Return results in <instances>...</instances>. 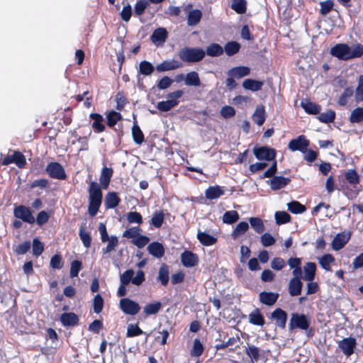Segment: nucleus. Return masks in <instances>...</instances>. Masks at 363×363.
<instances>
[{
    "instance_id": "34",
    "label": "nucleus",
    "mask_w": 363,
    "mask_h": 363,
    "mask_svg": "<svg viewBox=\"0 0 363 363\" xmlns=\"http://www.w3.org/2000/svg\"><path fill=\"white\" fill-rule=\"evenodd\" d=\"M202 17V12L199 9L191 11L187 17V24L189 26H195L199 23Z\"/></svg>"
},
{
    "instance_id": "51",
    "label": "nucleus",
    "mask_w": 363,
    "mask_h": 363,
    "mask_svg": "<svg viewBox=\"0 0 363 363\" xmlns=\"http://www.w3.org/2000/svg\"><path fill=\"white\" fill-rule=\"evenodd\" d=\"M240 45L238 43L233 41L228 43L225 46V52L228 56H232L240 50Z\"/></svg>"
},
{
    "instance_id": "53",
    "label": "nucleus",
    "mask_w": 363,
    "mask_h": 363,
    "mask_svg": "<svg viewBox=\"0 0 363 363\" xmlns=\"http://www.w3.org/2000/svg\"><path fill=\"white\" fill-rule=\"evenodd\" d=\"M108 242L106 248L103 249V252L107 254L114 250L118 245V240L116 236H111L110 239L106 241Z\"/></svg>"
},
{
    "instance_id": "44",
    "label": "nucleus",
    "mask_w": 363,
    "mask_h": 363,
    "mask_svg": "<svg viewBox=\"0 0 363 363\" xmlns=\"http://www.w3.org/2000/svg\"><path fill=\"white\" fill-rule=\"evenodd\" d=\"M231 8L238 13L242 14L247 10L246 0H233Z\"/></svg>"
},
{
    "instance_id": "40",
    "label": "nucleus",
    "mask_w": 363,
    "mask_h": 363,
    "mask_svg": "<svg viewBox=\"0 0 363 363\" xmlns=\"http://www.w3.org/2000/svg\"><path fill=\"white\" fill-rule=\"evenodd\" d=\"M354 100L357 103L363 101V75L358 77L357 86L354 91Z\"/></svg>"
},
{
    "instance_id": "54",
    "label": "nucleus",
    "mask_w": 363,
    "mask_h": 363,
    "mask_svg": "<svg viewBox=\"0 0 363 363\" xmlns=\"http://www.w3.org/2000/svg\"><path fill=\"white\" fill-rule=\"evenodd\" d=\"M290 215L285 211H277L275 213V220L277 224H284L290 220Z\"/></svg>"
},
{
    "instance_id": "62",
    "label": "nucleus",
    "mask_w": 363,
    "mask_h": 363,
    "mask_svg": "<svg viewBox=\"0 0 363 363\" xmlns=\"http://www.w3.org/2000/svg\"><path fill=\"white\" fill-rule=\"evenodd\" d=\"M247 354L255 361H257L259 357V350L257 347L254 345H249L246 348Z\"/></svg>"
},
{
    "instance_id": "55",
    "label": "nucleus",
    "mask_w": 363,
    "mask_h": 363,
    "mask_svg": "<svg viewBox=\"0 0 363 363\" xmlns=\"http://www.w3.org/2000/svg\"><path fill=\"white\" fill-rule=\"evenodd\" d=\"M127 220L130 223L140 224L143 222V217L140 213L136 211H131L127 213Z\"/></svg>"
},
{
    "instance_id": "59",
    "label": "nucleus",
    "mask_w": 363,
    "mask_h": 363,
    "mask_svg": "<svg viewBox=\"0 0 363 363\" xmlns=\"http://www.w3.org/2000/svg\"><path fill=\"white\" fill-rule=\"evenodd\" d=\"M203 352V347L202 343L199 339H195L194 340V347L191 350V354L194 357H199Z\"/></svg>"
},
{
    "instance_id": "33",
    "label": "nucleus",
    "mask_w": 363,
    "mask_h": 363,
    "mask_svg": "<svg viewBox=\"0 0 363 363\" xmlns=\"http://www.w3.org/2000/svg\"><path fill=\"white\" fill-rule=\"evenodd\" d=\"M197 238L203 245L210 246L215 244L217 239L211 235L199 231L197 234Z\"/></svg>"
},
{
    "instance_id": "49",
    "label": "nucleus",
    "mask_w": 363,
    "mask_h": 363,
    "mask_svg": "<svg viewBox=\"0 0 363 363\" xmlns=\"http://www.w3.org/2000/svg\"><path fill=\"white\" fill-rule=\"evenodd\" d=\"M354 94V91L352 87H347L340 96L338 103L340 106H345L347 104L348 99Z\"/></svg>"
},
{
    "instance_id": "9",
    "label": "nucleus",
    "mask_w": 363,
    "mask_h": 363,
    "mask_svg": "<svg viewBox=\"0 0 363 363\" xmlns=\"http://www.w3.org/2000/svg\"><path fill=\"white\" fill-rule=\"evenodd\" d=\"M46 171L52 177L57 179H65L66 174L62 166L57 162H50L46 167Z\"/></svg>"
},
{
    "instance_id": "35",
    "label": "nucleus",
    "mask_w": 363,
    "mask_h": 363,
    "mask_svg": "<svg viewBox=\"0 0 363 363\" xmlns=\"http://www.w3.org/2000/svg\"><path fill=\"white\" fill-rule=\"evenodd\" d=\"M301 106L309 114H317L320 111V107L318 105L308 101H302Z\"/></svg>"
},
{
    "instance_id": "16",
    "label": "nucleus",
    "mask_w": 363,
    "mask_h": 363,
    "mask_svg": "<svg viewBox=\"0 0 363 363\" xmlns=\"http://www.w3.org/2000/svg\"><path fill=\"white\" fill-rule=\"evenodd\" d=\"M349 234L340 233L337 234L332 242V247L334 250H340L347 244L350 240Z\"/></svg>"
},
{
    "instance_id": "10",
    "label": "nucleus",
    "mask_w": 363,
    "mask_h": 363,
    "mask_svg": "<svg viewBox=\"0 0 363 363\" xmlns=\"http://www.w3.org/2000/svg\"><path fill=\"white\" fill-rule=\"evenodd\" d=\"M309 145V141L304 135H299L297 138L292 140L289 143V148L291 151L305 152Z\"/></svg>"
},
{
    "instance_id": "18",
    "label": "nucleus",
    "mask_w": 363,
    "mask_h": 363,
    "mask_svg": "<svg viewBox=\"0 0 363 363\" xmlns=\"http://www.w3.org/2000/svg\"><path fill=\"white\" fill-rule=\"evenodd\" d=\"M148 252L156 258H161L164 255V248L163 245L158 242L150 243L147 248Z\"/></svg>"
},
{
    "instance_id": "27",
    "label": "nucleus",
    "mask_w": 363,
    "mask_h": 363,
    "mask_svg": "<svg viewBox=\"0 0 363 363\" xmlns=\"http://www.w3.org/2000/svg\"><path fill=\"white\" fill-rule=\"evenodd\" d=\"M249 322L251 324L259 326H262L265 323L264 316L257 308L249 314Z\"/></svg>"
},
{
    "instance_id": "61",
    "label": "nucleus",
    "mask_w": 363,
    "mask_h": 363,
    "mask_svg": "<svg viewBox=\"0 0 363 363\" xmlns=\"http://www.w3.org/2000/svg\"><path fill=\"white\" fill-rule=\"evenodd\" d=\"M94 311L96 313H99L104 306V299L100 294H96L94 298L93 302Z\"/></svg>"
},
{
    "instance_id": "37",
    "label": "nucleus",
    "mask_w": 363,
    "mask_h": 363,
    "mask_svg": "<svg viewBox=\"0 0 363 363\" xmlns=\"http://www.w3.org/2000/svg\"><path fill=\"white\" fill-rule=\"evenodd\" d=\"M79 235L84 246L86 248L89 247L91 243V238L90 233L85 230V224L81 225Z\"/></svg>"
},
{
    "instance_id": "48",
    "label": "nucleus",
    "mask_w": 363,
    "mask_h": 363,
    "mask_svg": "<svg viewBox=\"0 0 363 363\" xmlns=\"http://www.w3.org/2000/svg\"><path fill=\"white\" fill-rule=\"evenodd\" d=\"M335 261L332 255L326 254L319 259V264L320 266L327 271H330V264Z\"/></svg>"
},
{
    "instance_id": "31",
    "label": "nucleus",
    "mask_w": 363,
    "mask_h": 363,
    "mask_svg": "<svg viewBox=\"0 0 363 363\" xmlns=\"http://www.w3.org/2000/svg\"><path fill=\"white\" fill-rule=\"evenodd\" d=\"M120 201L116 193L108 192L105 197V206L106 208H113L118 205Z\"/></svg>"
},
{
    "instance_id": "60",
    "label": "nucleus",
    "mask_w": 363,
    "mask_h": 363,
    "mask_svg": "<svg viewBox=\"0 0 363 363\" xmlns=\"http://www.w3.org/2000/svg\"><path fill=\"white\" fill-rule=\"evenodd\" d=\"M13 155V163H15L20 168L23 167L26 164L24 155L18 151H14Z\"/></svg>"
},
{
    "instance_id": "7",
    "label": "nucleus",
    "mask_w": 363,
    "mask_h": 363,
    "mask_svg": "<svg viewBox=\"0 0 363 363\" xmlns=\"http://www.w3.org/2000/svg\"><path fill=\"white\" fill-rule=\"evenodd\" d=\"M120 308L127 315H136L140 310V305L130 298H124L120 300Z\"/></svg>"
},
{
    "instance_id": "28",
    "label": "nucleus",
    "mask_w": 363,
    "mask_h": 363,
    "mask_svg": "<svg viewBox=\"0 0 363 363\" xmlns=\"http://www.w3.org/2000/svg\"><path fill=\"white\" fill-rule=\"evenodd\" d=\"M223 194L224 190L219 186H210L205 191L208 199H216Z\"/></svg>"
},
{
    "instance_id": "32",
    "label": "nucleus",
    "mask_w": 363,
    "mask_h": 363,
    "mask_svg": "<svg viewBox=\"0 0 363 363\" xmlns=\"http://www.w3.org/2000/svg\"><path fill=\"white\" fill-rule=\"evenodd\" d=\"M252 119L254 122L258 125H262L264 123L266 119V115L265 110L263 106H257L255 111L252 116Z\"/></svg>"
},
{
    "instance_id": "20",
    "label": "nucleus",
    "mask_w": 363,
    "mask_h": 363,
    "mask_svg": "<svg viewBox=\"0 0 363 363\" xmlns=\"http://www.w3.org/2000/svg\"><path fill=\"white\" fill-rule=\"evenodd\" d=\"M279 298V294L263 291L259 294V301L267 306H272Z\"/></svg>"
},
{
    "instance_id": "12",
    "label": "nucleus",
    "mask_w": 363,
    "mask_h": 363,
    "mask_svg": "<svg viewBox=\"0 0 363 363\" xmlns=\"http://www.w3.org/2000/svg\"><path fill=\"white\" fill-rule=\"evenodd\" d=\"M338 346L345 355L350 357L354 352L356 340L352 337H346L339 342Z\"/></svg>"
},
{
    "instance_id": "41",
    "label": "nucleus",
    "mask_w": 363,
    "mask_h": 363,
    "mask_svg": "<svg viewBox=\"0 0 363 363\" xmlns=\"http://www.w3.org/2000/svg\"><path fill=\"white\" fill-rule=\"evenodd\" d=\"M161 306L162 305L160 302L155 301L154 303L147 304L143 308V312L146 315H155L159 312Z\"/></svg>"
},
{
    "instance_id": "47",
    "label": "nucleus",
    "mask_w": 363,
    "mask_h": 363,
    "mask_svg": "<svg viewBox=\"0 0 363 363\" xmlns=\"http://www.w3.org/2000/svg\"><path fill=\"white\" fill-rule=\"evenodd\" d=\"M132 135L133 140L136 144L140 145L143 143L144 135L140 127L136 123H135L132 128Z\"/></svg>"
},
{
    "instance_id": "17",
    "label": "nucleus",
    "mask_w": 363,
    "mask_h": 363,
    "mask_svg": "<svg viewBox=\"0 0 363 363\" xmlns=\"http://www.w3.org/2000/svg\"><path fill=\"white\" fill-rule=\"evenodd\" d=\"M303 283L301 279L292 278L289 283V293L291 296H296L301 294Z\"/></svg>"
},
{
    "instance_id": "22",
    "label": "nucleus",
    "mask_w": 363,
    "mask_h": 363,
    "mask_svg": "<svg viewBox=\"0 0 363 363\" xmlns=\"http://www.w3.org/2000/svg\"><path fill=\"white\" fill-rule=\"evenodd\" d=\"M154 43H164L167 38V31L164 28H159L154 30L151 35Z\"/></svg>"
},
{
    "instance_id": "39",
    "label": "nucleus",
    "mask_w": 363,
    "mask_h": 363,
    "mask_svg": "<svg viewBox=\"0 0 363 363\" xmlns=\"http://www.w3.org/2000/svg\"><path fill=\"white\" fill-rule=\"evenodd\" d=\"M249 228V225L245 221L240 222L232 233L233 239H236L239 236L244 235Z\"/></svg>"
},
{
    "instance_id": "6",
    "label": "nucleus",
    "mask_w": 363,
    "mask_h": 363,
    "mask_svg": "<svg viewBox=\"0 0 363 363\" xmlns=\"http://www.w3.org/2000/svg\"><path fill=\"white\" fill-rule=\"evenodd\" d=\"M311 325V319L306 315L303 313H293L289 323V329H300L307 330Z\"/></svg>"
},
{
    "instance_id": "63",
    "label": "nucleus",
    "mask_w": 363,
    "mask_h": 363,
    "mask_svg": "<svg viewBox=\"0 0 363 363\" xmlns=\"http://www.w3.org/2000/svg\"><path fill=\"white\" fill-rule=\"evenodd\" d=\"M150 241L148 237L145 235H139L134 240H132V243L137 246L138 248H142L145 246Z\"/></svg>"
},
{
    "instance_id": "23",
    "label": "nucleus",
    "mask_w": 363,
    "mask_h": 363,
    "mask_svg": "<svg viewBox=\"0 0 363 363\" xmlns=\"http://www.w3.org/2000/svg\"><path fill=\"white\" fill-rule=\"evenodd\" d=\"M315 270L316 266L315 263L307 262L303 267L304 274L302 279L308 281H312L315 277Z\"/></svg>"
},
{
    "instance_id": "4",
    "label": "nucleus",
    "mask_w": 363,
    "mask_h": 363,
    "mask_svg": "<svg viewBox=\"0 0 363 363\" xmlns=\"http://www.w3.org/2000/svg\"><path fill=\"white\" fill-rule=\"evenodd\" d=\"M183 94L184 91L180 89L169 93L166 96L167 100L157 103V108L162 112L170 111L179 104V99Z\"/></svg>"
},
{
    "instance_id": "46",
    "label": "nucleus",
    "mask_w": 363,
    "mask_h": 363,
    "mask_svg": "<svg viewBox=\"0 0 363 363\" xmlns=\"http://www.w3.org/2000/svg\"><path fill=\"white\" fill-rule=\"evenodd\" d=\"M252 228L257 233H262L264 230V225L262 219L257 217H251L249 219Z\"/></svg>"
},
{
    "instance_id": "26",
    "label": "nucleus",
    "mask_w": 363,
    "mask_h": 363,
    "mask_svg": "<svg viewBox=\"0 0 363 363\" xmlns=\"http://www.w3.org/2000/svg\"><path fill=\"white\" fill-rule=\"evenodd\" d=\"M60 320L65 326H74L77 324L79 319L74 313H65L61 315Z\"/></svg>"
},
{
    "instance_id": "36",
    "label": "nucleus",
    "mask_w": 363,
    "mask_h": 363,
    "mask_svg": "<svg viewBox=\"0 0 363 363\" xmlns=\"http://www.w3.org/2000/svg\"><path fill=\"white\" fill-rule=\"evenodd\" d=\"M206 53L211 57L220 56L223 53V48L218 44L213 43L206 48Z\"/></svg>"
},
{
    "instance_id": "11",
    "label": "nucleus",
    "mask_w": 363,
    "mask_h": 363,
    "mask_svg": "<svg viewBox=\"0 0 363 363\" xmlns=\"http://www.w3.org/2000/svg\"><path fill=\"white\" fill-rule=\"evenodd\" d=\"M253 152L258 160H264L267 161L274 160L276 155L275 150L267 147L255 148Z\"/></svg>"
},
{
    "instance_id": "3",
    "label": "nucleus",
    "mask_w": 363,
    "mask_h": 363,
    "mask_svg": "<svg viewBox=\"0 0 363 363\" xmlns=\"http://www.w3.org/2000/svg\"><path fill=\"white\" fill-rule=\"evenodd\" d=\"M103 194L99 185L92 182L89 186V208L88 211L91 216H94L101 204Z\"/></svg>"
},
{
    "instance_id": "56",
    "label": "nucleus",
    "mask_w": 363,
    "mask_h": 363,
    "mask_svg": "<svg viewBox=\"0 0 363 363\" xmlns=\"http://www.w3.org/2000/svg\"><path fill=\"white\" fill-rule=\"evenodd\" d=\"M121 116L119 113L112 111L107 115V123L110 127L115 125L117 122L121 119Z\"/></svg>"
},
{
    "instance_id": "29",
    "label": "nucleus",
    "mask_w": 363,
    "mask_h": 363,
    "mask_svg": "<svg viewBox=\"0 0 363 363\" xmlns=\"http://www.w3.org/2000/svg\"><path fill=\"white\" fill-rule=\"evenodd\" d=\"M201 84L199 75L196 72L191 71L186 74L185 84L186 86H199Z\"/></svg>"
},
{
    "instance_id": "14",
    "label": "nucleus",
    "mask_w": 363,
    "mask_h": 363,
    "mask_svg": "<svg viewBox=\"0 0 363 363\" xmlns=\"http://www.w3.org/2000/svg\"><path fill=\"white\" fill-rule=\"evenodd\" d=\"M272 318L275 320V323L278 327L282 329L285 328L287 320V314L284 310L281 308H277L272 313Z\"/></svg>"
},
{
    "instance_id": "21",
    "label": "nucleus",
    "mask_w": 363,
    "mask_h": 363,
    "mask_svg": "<svg viewBox=\"0 0 363 363\" xmlns=\"http://www.w3.org/2000/svg\"><path fill=\"white\" fill-rule=\"evenodd\" d=\"M112 175L113 169L111 168L104 167L101 169L99 181L104 189H108Z\"/></svg>"
},
{
    "instance_id": "5",
    "label": "nucleus",
    "mask_w": 363,
    "mask_h": 363,
    "mask_svg": "<svg viewBox=\"0 0 363 363\" xmlns=\"http://www.w3.org/2000/svg\"><path fill=\"white\" fill-rule=\"evenodd\" d=\"M205 56V51L199 48H182L179 53V58L185 62H197L201 61Z\"/></svg>"
},
{
    "instance_id": "19",
    "label": "nucleus",
    "mask_w": 363,
    "mask_h": 363,
    "mask_svg": "<svg viewBox=\"0 0 363 363\" xmlns=\"http://www.w3.org/2000/svg\"><path fill=\"white\" fill-rule=\"evenodd\" d=\"M290 179L281 176L274 177L269 182L272 189L278 190L285 187L289 182Z\"/></svg>"
},
{
    "instance_id": "45",
    "label": "nucleus",
    "mask_w": 363,
    "mask_h": 363,
    "mask_svg": "<svg viewBox=\"0 0 363 363\" xmlns=\"http://www.w3.org/2000/svg\"><path fill=\"white\" fill-rule=\"evenodd\" d=\"M350 121L352 123H359L363 121V107H357L351 112Z\"/></svg>"
},
{
    "instance_id": "8",
    "label": "nucleus",
    "mask_w": 363,
    "mask_h": 363,
    "mask_svg": "<svg viewBox=\"0 0 363 363\" xmlns=\"http://www.w3.org/2000/svg\"><path fill=\"white\" fill-rule=\"evenodd\" d=\"M13 215L16 218L22 220L23 221L33 224L35 222V218L33 216L31 211L29 208L20 205L16 206L13 210Z\"/></svg>"
},
{
    "instance_id": "38",
    "label": "nucleus",
    "mask_w": 363,
    "mask_h": 363,
    "mask_svg": "<svg viewBox=\"0 0 363 363\" xmlns=\"http://www.w3.org/2000/svg\"><path fill=\"white\" fill-rule=\"evenodd\" d=\"M155 70L154 66L148 61L143 60L139 64V72L145 76L151 75Z\"/></svg>"
},
{
    "instance_id": "24",
    "label": "nucleus",
    "mask_w": 363,
    "mask_h": 363,
    "mask_svg": "<svg viewBox=\"0 0 363 363\" xmlns=\"http://www.w3.org/2000/svg\"><path fill=\"white\" fill-rule=\"evenodd\" d=\"M250 73V69L247 67L240 66L235 67L230 69L228 74L229 77H234L235 78H242L243 77L249 75Z\"/></svg>"
},
{
    "instance_id": "15",
    "label": "nucleus",
    "mask_w": 363,
    "mask_h": 363,
    "mask_svg": "<svg viewBox=\"0 0 363 363\" xmlns=\"http://www.w3.org/2000/svg\"><path fill=\"white\" fill-rule=\"evenodd\" d=\"M182 264L186 267L195 266L198 262L197 256L190 251H185L181 255Z\"/></svg>"
},
{
    "instance_id": "43",
    "label": "nucleus",
    "mask_w": 363,
    "mask_h": 363,
    "mask_svg": "<svg viewBox=\"0 0 363 363\" xmlns=\"http://www.w3.org/2000/svg\"><path fill=\"white\" fill-rule=\"evenodd\" d=\"M90 117L94 120V122L92 124L93 128L96 132H102L104 130V125L102 124L103 117L99 113H91Z\"/></svg>"
},
{
    "instance_id": "64",
    "label": "nucleus",
    "mask_w": 363,
    "mask_h": 363,
    "mask_svg": "<svg viewBox=\"0 0 363 363\" xmlns=\"http://www.w3.org/2000/svg\"><path fill=\"white\" fill-rule=\"evenodd\" d=\"M44 250L43 244L38 239L34 238L33 240V253L35 256L40 255Z\"/></svg>"
},
{
    "instance_id": "25",
    "label": "nucleus",
    "mask_w": 363,
    "mask_h": 363,
    "mask_svg": "<svg viewBox=\"0 0 363 363\" xmlns=\"http://www.w3.org/2000/svg\"><path fill=\"white\" fill-rule=\"evenodd\" d=\"M264 82L262 81H257L252 79H247L242 82V87L247 90H250L252 91H259Z\"/></svg>"
},
{
    "instance_id": "1",
    "label": "nucleus",
    "mask_w": 363,
    "mask_h": 363,
    "mask_svg": "<svg viewBox=\"0 0 363 363\" xmlns=\"http://www.w3.org/2000/svg\"><path fill=\"white\" fill-rule=\"evenodd\" d=\"M330 54L342 60L359 58L363 55V45L356 43L349 46L345 43L337 44L331 48Z\"/></svg>"
},
{
    "instance_id": "2",
    "label": "nucleus",
    "mask_w": 363,
    "mask_h": 363,
    "mask_svg": "<svg viewBox=\"0 0 363 363\" xmlns=\"http://www.w3.org/2000/svg\"><path fill=\"white\" fill-rule=\"evenodd\" d=\"M132 269H129L120 275L121 286H119L117 294L118 296H125L127 294L126 286L130 282L135 286H140L145 281V273L142 270H138L135 275Z\"/></svg>"
},
{
    "instance_id": "42",
    "label": "nucleus",
    "mask_w": 363,
    "mask_h": 363,
    "mask_svg": "<svg viewBox=\"0 0 363 363\" xmlns=\"http://www.w3.org/2000/svg\"><path fill=\"white\" fill-rule=\"evenodd\" d=\"M239 214L235 211H226L223 216V222L226 224H233L239 220Z\"/></svg>"
},
{
    "instance_id": "52",
    "label": "nucleus",
    "mask_w": 363,
    "mask_h": 363,
    "mask_svg": "<svg viewBox=\"0 0 363 363\" xmlns=\"http://www.w3.org/2000/svg\"><path fill=\"white\" fill-rule=\"evenodd\" d=\"M287 206L288 210L293 213H301L306 210V207L298 201H291Z\"/></svg>"
},
{
    "instance_id": "30",
    "label": "nucleus",
    "mask_w": 363,
    "mask_h": 363,
    "mask_svg": "<svg viewBox=\"0 0 363 363\" xmlns=\"http://www.w3.org/2000/svg\"><path fill=\"white\" fill-rule=\"evenodd\" d=\"M157 279L163 286L167 285L169 279V270L167 265L162 264L158 272Z\"/></svg>"
},
{
    "instance_id": "13",
    "label": "nucleus",
    "mask_w": 363,
    "mask_h": 363,
    "mask_svg": "<svg viewBox=\"0 0 363 363\" xmlns=\"http://www.w3.org/2000/svg\"><path fill=\"white\" fill-rule=\"evenodd\" d=\"M182 64L177 60H165L156 66V69L159 72L174 70L180 68Z\"/></svg>"
},
{
    "instance_id": "57",
    "label": "nucleus",
    "mask_w": 363,
    "mask_h": 363,
    "mask_svg": "<svg viewBox=\"0 0 363 363\" xmlns=\"http://www.w3.org/2000/svg\"><path fill=\"white\" fill-rule=\"evenodd\" d=\"M347 182L351 184H357L359 182V177L354 169H350L345 174Z\"/></svg>"
},
{
    "instance_id": "50",
    "label": "nucleus",
    "mask_w": 363,
    "mask_h": 363,
    "mask_svg": "<svg viewBox=\"0 0 363 363\" xmlns=\"http://www.w3.org/2000/svg\"><path fill=\"white\" fill-rule=\"evenodd\" d=\"M164 221V213L162 211H155L151 218V224L155 228H160Z\"/></svg>"
},
{
    "instance_id": "58",
    "label": "nucleus",
    "mask_w": 363,
    "mask_h": 363,
    "mask_svg": "<svg viewBox=\"0 0 363 363\" xmlns=\"http://www.w3.org/2000/svg\"><path fill=\"white\" fill-rule=\"evenodd\" d=\"M140 230H141L139 227H132L125 230L123 233V236L126 238H132L134 240L140 235Z\"/></svg>"
}]
</instances>
